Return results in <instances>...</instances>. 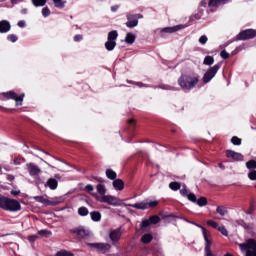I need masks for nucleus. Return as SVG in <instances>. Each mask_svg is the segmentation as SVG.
<instances>
[{
    "label": "nucleus",
    "instance_id": "f257e3e1",
    "mask_svg": "<svg viewBox=\"0 0 256 256\" xmlns=\"http://www.w3.org/2000/svg\"><path fill=\"white\" fill-rule=\"evenodd\" d=\"M0 209L3 211H21V204L19 201L11 198H7L5 196L0 197Z\"/></svg>",
    "mask_w": 256,
    "mask_h": 256
},
{
    "label": "nucleus",
    "instance_id": "f03ea898",
    "mask_svg": "<svg viewBox=\"0 0 256 256\" xmlns=\"http://www.w3.org/2000/svg\"><path fill=\"white\" fill-rule=\"evenodd\" d=\"M199 83V77L193 75H182L178 79V85L185 91H190Z\"/></svg>",
    "mask_w": 256,
    "mask_h": 256
},
{
    "label": "nucleus",
    "instance_id": "7ed1b4c3",
    "mask_svg": "<svg viewBox=\"0 0 256 256\" xmlns=\"http://www.w3.org/2000/svg\"><path fill=\"white\" fill-rule=\"evenodd\" d=\"M240 250L246 253V256H256V241L248 239L246 243L239 244Z\"/></svg>",
    "mask_w": 256,
    "mask_h": 256
},
{
    "label": "nucleus",
    "instance_id": "20e7f679",
    "mask_svg": "<svg viewBox=\"0 0 256 256\" xmlns=\"http://www.w3.org/2000/svg\"><path fill=\"white\" fill-rule=\"evenodd\" d=\"M23 97H25V94L18 96L17 93L13 91L3 92L0 95L1 101H5V99H13L14 101H16V106L23 105Z\"/></svg>",
    "mask_w": 256,
    "mask_h": 256
},
{
    "label": "nucleus",
    "instance_id": "39448f33",
    "mask_svg": "<svg viewBox=\"0 0 256 256\" xmlns=\"http://www.w3.org/2000/svg\"><path fill=\"white\" fill-rule=\"evenodd\" d=\"M99 201L101 203H107L108 205H112L113 207H120V205H123V200L111 195L101 196Z\"/></svg>",
    "mask_w": 256,
    "mask_h": 256
},
{
    "label": "nucleus",
    "instance_id": "423d86ee",
    "mask_svg": "<svg viewBox=\"0 0 256 256\" xmlns=\"http://www.w3.org/2000/svg\"><path fill=\"white\" fill-rule=\"evenodd\" d=\"M202 230L204 241H205V251L206 256H211V233L205 229L203 226H199Z\"/></svg>",
    "mask_w": 256,
    "mask_h": 256
},
{
    "label": "nucleus",
    "instance_id": "0eeeda50",
    "mask_svg": "<svg viewBox=\"0 0 256 256\" xmlns=\"http://www.w3.org/2000/svg\"><path fill=\"white\" fill-rule=\"evenodd\" d=\"M220 66L219 65H215L213 67H211L203 76V82L204 83H209V81H211V79H213V77H215V75H217V71H219Z\"/></svg>",
    "mask_w": 256,
    "mask_h": 256
},
{
    "label": "nucleus",
    "instance_id": "6e6552de",
    "mask_svg": "<svg viewBox=\"0 0 256 256\" xmlns=\"http://www.w3.org/2000/svg\"><path fill=\"white\" fill-rule=\"evenodd\" d=\"M72 233H74V235H77V237H80V239L91 237V231L85 229L84 227L75 228L72 230Z\"/></svg>",
    "mask_w": 256,
    "mask_h": 256
},
{
    "label": "nucleus",
    "instance_id": "1a4fd4ad",
    "mask_svg": "<svg viewBox=\"0 0 256 256\" xmlns=\"http://www.w3.org/2000/svg\"><path fill=\"white\" fill-rule=\"evenodd\" d=\"M88 245L89 247H93L94 249H96V251H99L100 253H107V251L111 249V244L107 243H91Z\"/></svg>",
    "mask_w": 256,
    "mask_h": 256
},
{
    "label": "nucleus",
    "instance_id": "9d476101",
    "mask_svg": "<svg viewBox=\"0 0 256 256\" xmlns=\"http://www.w3.org/2000/svg\"><path fill=\"white\" fill-rule=\"evenodd\" d=\"M26 169L31 177H37V175H41V168L33 163H27Z\"/></svg>",
    "mask_w": 256,
    "mask_h": 256
},
{
    "label": "nucleus",
    "instance_id": "9b49d317",
    "mask_svg": "<svg viewBox=\"0 0 256 256\" xmlns=\"http://www.w3.org/2000/svg\"><path fill=\"white\" fill-rule=\"evenodd\" d=\"M237 37L242 41H245L247 39H253L254 37H256V31L253 29H249L241 32Z\"/></svg>",
    "mask_w": 256,
    "mask_h": 256
},
{
    "label": "nucleus",
    "instance_id": "f8f14e48",
    "mask_svg": "<svg viewBox=\"0 0 256 256\" xmlns=\"http://www.w3.org/2000/svg\"><path fill=\"white\" fill-rule=\"evenodd\" d=\"M121 235H123V231H121V229H116L110 232L109 237L112 243H117L119 242V239H121Z\"/></svg>",
    "mask_w": 256,
    "mask_h": 256
},
{
    "label": "nucleus",
    "instance_id": "ddd939ff",
    "mask_svg": "<svg viewBox=\"0 0 256 256\" xmlns=\"http://www.w3.org/2000/svg\"><path fill=\"white\" fill-rule=\"evenodd\" d=\"M227 157L234 159V161H243V154L235 152L233 150H227Z\"/></svg>",
    "mask_w": 256,
    "mask_h": 256
},
{
    "label": "nucleus",
    "instance_id": "4468645a",
    "mask_svg": "<svg viewBox=\"0 0 256 256\" xmlns=\"http://www.w3.org/2000/svg\"><path fill=\"white\" fill-rule=\"evenodd\" d=\"M11 31V23L7 20L0 21V33H9Z\"/></svg>",
    "mask_w": 256,
    "mask_h": 256
},
{
    "label": "nucleus",
    "instance_id": "2eb2a0df",
    "mask_svg": "<svg viewBox=\"0 0 256 256\" xmlns=\"http://www.w3.org/2000/svg\"><path fill=\"white\" fill-rule=\"evenodd\" d=\"M180 193L183 197H187V199H189V201H192V203L197 202V197L195 196V194H192V193L188 194L187 188H182L180 190Z\"/></svg>",
    "mask_w": 256,
    "mask_h": 256
},
{
    "label": "nucleus",
    "instance_id": "dca6fc26",
    "mask_svg": "<svg viewBox=\"0 0 256 256\" xmlns=\"http://www.w3.org/2000/svg\"><path fill=\"white\" fill-rule=\"evenodd\" d=\"M112 185L116 191H123V189H125V183H123L121 179L114 180Z\"/></svg>",
    "mask_w": 256,
    "mask_h": 256
},
{
    "label": "nucleus",
    "instance_id": "f3484780",
    "mask_svg": "<svg viewBox=\"0 0 256 256\" xmlns=\"http://www.w3.org/2000/svg\"><path fill=\"white\" fill-rule=\"evenodd\" d=\"M128 207H133L134 209H149V203L146 202H140V203H136V204H128Z\"/></svg>",
    "mask_w": 256,
    "mask_h": 256
},
{
    "label": "nucleus",
    "instance_id": "a211bd4d",
    "mask_svg": "<svg viewBox=\"0 0 256 256\" xmlns=\"http://www.w3.org/2000/svg\"><path fill=\"white\" fill-rule=\"evenodd\" d=\"M58 185L59 183L54 178H50L46 182L45 187H49V189L55 190L57 189Z\"/></svg>",
    "mask_w": 256,
    "mask_h": 256
},
{
    "label": "nucleus",
    "instance_id": "6ab92c4d",
    "mask_svg": "<svg viewBox=\"0 0 256 256\" xmlns=\"http://www.w3.org/2000/svg\"><path fill=\"white\" fill-rule=\"evenodd\" d=\"M33 199L36 200L38 203H42L43 205H51V201L43 196H34Z\"/></svg>",
    "mask_w": 256,
    "mask_h": 256
},
{
    "label": "nucleus",
    "instance_id": "aec40b11",
    "mask_svg": "<svg viewBox=\"0 0 256 256\" xmlns=\"http://www.w3.org/2000/svg\"><path fill=\"white\" fill-rule=\"evenodd\" d=\"M115 47H117V42H115L113 40H108L105 43V48L107 49V51H113L115 49Z\"/></svg>",
    "mask_w": 256,
    "mask_h": 256
},
{
    "label": "nucleus",
    "instance_id": "412c9836",
    "mask_svg": "<svg viewBox=\"0 0 256 256\" xmlns=\"http://www.w3.org/2000/svg\"><path fill=\"white\" fill-rule=\"evenodd\" d=\"M136 36L133 33H128L125 38V42L128 43V45H133L135 43Z\"/></svg>",
    "mask_w": 256,
    "mask_h": 256
},
{
    "label": "nucleus",
    "instance_id": "4be33fe9",
    "mask_svg": "<svg viewBox=\"0 0 256 256\" xmlns=\"http://www.w3.org/2000/svg\"><path fill=\"white\" fill-rule=\"evenodd\" d=\"M223 3H227V0H209V7H217Z\"/></svg>",
    "mask_w": 256,
    "mask_h": 256
},
{
    "label": "nucleus",
    "instance_id": "5701e85b",
    "mask_svg": "<svg viewBox=\"0 0 256 256\" xmlns=\"http://www.w3.org/2000/svg\"><path fill=\"white\" fill-rule=\"evenodd\" d=\"M97 192L99 193V195H102V197L106 196L105 194L107 193V189L105 188L104 185L102 184H98L96 186Z\"/></svg>",
    "mask_w": 256,
    "mask_h": 256
},
{
    "label": "nucleus",
    "instance_id": "b1692460",
    "mask_svg": "<svg viewBox=\"0 0 256 256\" xmlns=\"http://www.w3.org/2000/svg\"><path fill=\"white\" fill-rule=\"evenodd\" d=\"M216 212L218 213V215H221V217H225V215H227V213H228L225 206H218L216 208Z\"/></svg>",
    "mask_w": 256,
    "mask_h": 256
},
{
    "label": "nucleus",
    "instance_id": "393cba45",
    "mask_svg": "<svg viewBox=\"0 0 256 256\" xmlns=\"http://www.w3.org/2000/svg\"><path fill=\"white\" fill-rule=\"evenodd\" d=\"M141 241L144 244L151 243V241H153V235L145 234V235L142 236Z\"/></svg>",
    "mask_w": 256,
    "mask_h": 256
},
{
    "label": "nucleus",
    "instance_id": "a878e982",
    "mask_svg": "<svg viewBox=\"0 0 256 256\" xmlns=\"http://www.w3.org/2000/svg\"><path fill=\"white\" fill-rule=\"evenodd\" d=\"M47 0H32L34 7H45Z\"/></svg>",
    "mask_w": 256,
    "mask_h": 256
},
{
    "label": "nucleus",
    "instance_id": "bb28decb",
    "mask_svg": "<svg viewBox=\"0 0 256 256\" xmlns=\"http://www.w3.org/2000/svg\"><path fill=\"white\" fill-rule=\"evenodd\" d=\"M119 37V34L117 33L116 30H113L108 33V41H115Z\"/></svg>",
    "mask_w": 256,
    "mask_h": 256
},
{
    "label": "nucleus",
    "instance_id": "cd10ccee",
    "mask_svg": "<svg viewBox=\"0 0 256 256\" xmlns=\"http://www.w3.org/2000/svg\"><path fill=\"white\" fill-rule=\"evenodd\" d=\"M55 7L58 9H63L65 7V1L63 0H52Z\"/></svg>",
    "mask_w": 256,
    "mask_h": 256
},
{
    "label": "nucleus",
    "instance_id": "c85d7f7f",
    "mask_svg": "<svg viewBox=\"0 0 256 256\" xmlns=\"http://www.w3.org/2000/svg\"><path fill=\"white\" fill-rule=\"evenodd\" d=\"M179 29H183V26L165 28L163 31H164V33H175V31H179Z\"/></svg>",
    "mask_w": 256,
    "mask_h": 256
},
{
    "label": "nucleus",
    "instance_id": "c756f323",
    "mask_svg": "<svg viewBox=\"0 0 256 256\" xmlns=\"http://www.w3.org/2000/svg\"><path fill=\"white\" fill-rule=\"evenodd\" d=\"M106 177H108V179H117V173H115V171L113 170H107L106 171Z\"/></svg>",
    "mask_w": 256,
    "mask_h": 256
},
{
    "label": "nucleus",
    "instance_id": "7c9ffc66",
    "mask_svg": "<svg viewBox=\"0 0 256 256\" xmlns=\"http://www.w3.org/2000/svg\"><path fill=\"white\" fill-rule=\"evenodd\" d=\"M90 215H91V219L93 221H101V213H99V212H91Z\"/></svg>",
    "mask_w": 256,
    "mask_h": 256
},
{
    "label": "nucleus",
    "instance_id": "2f4dec72",
    "mask_svg": "<svg viewBox=\"0 0 256 256\" xmlns=\"http://www.w3.org/2000/svg\"><path fill=\"white\" fill-rule=\"evenodd\" d=\"M170 189H172V191H179V189H181V184L177 183V182H172L169 185Z\"/></svg>",
    "mask_w": 256,
    "mask_h": 256
},
{
    "label": "nucleus",
    "instance_id": "473e14b6",
    "mask_svg": "<svg viewBox=\"0 0 256 256\" xmlns=\"http://www.w3.org/2000/svg\"><path fill=\"white\" fill-rule=\"evenodd\" d=\"M215 63V59H213V56H206L204 59V65H213Z\"/></svg>",
    "mask_w": 256,
    "mask_h": 256
},
{
    "label": "nucleus",
    "instance_id": "72a5a7b5",
    "mask_svg": "<svg viewBox=\"0 0 256 256\" xmlns=\"http://www.w3.org/2000/svg\"><path fill=\"white\" fill-rule=\"evenodd\" d=\"M38 235H40V237H51L52 233L49 230H40L38 231Z\"/></svg>",
    "mask_w": 256,
    "mask_h": 256
},
{
    "label": "nucleus",
    "instance_id": "f704fd0d",
    "mask_svg": "<svg viewBox=\"0 0 256 256\" xmlns=\"http://www.w3.org/2000/svg\"><path fill=\"white\" fill-rule=\"evenodd\" d=\"M78 213L82 217H85V216L89 215V210L85 207H81V208L78 209Z\"/></svg>",
    "mask_w": 256,
    "mask_h": 256
},
{
    "label": "nucleus",
    "instance_id": "c9c22d12",
    "mask_svg": "<svg viewBox=\"0 0 256 256\" xmlns=\"http://www.w3.org/2000/svg\"><path fill=\"white\" fill-rule=\"evenodd\" d=\"M197 205H199V207H205V205H207V198L201 197L200 199H198Z\"/></svg>",
    "mask_w": 256,
    "mask_h": 256
},
{
    "label": "nucleus",
    "instance_id": "e433bc0d",
    "mask_svg": "<svg viewBox=\"0 0 256 256\" xmlns=\"http://www.w3.org/2000/svg\"><path fill=\"white\" fill-rule=\"evenodd\" d=\"M217 230L224 235V237H227L229 235V232L227 231V228L225 226H218Z\"/></svg>",
    "mask_w": 256,
    "mask_h": 256
},
{
    "label": "nucleus",
    "instance_id": "4c0bfd02",
    "mask_svg": "<svg viewBox=\"0 0 256 256\" xmlns=\"http://www.w3.org/2000/svg\"><path fill=\"white\" fill-rule=\"evenodd\" d=\"M127 27L133 28V27H137V25H139V21L138 20H129L126 23Z\"/></svg>",
    "mask_w": 256,
    "mask_h": 256
},
{
    "label": "nucleus",
    "instance_id": "58836bf2",
    "mask_svg": "<svg viewBox=\"0 0 256 256\" xmlns=\"http://www.w3.org/2000/svg\"><path fill=\"white\" fill-rule=\"evenodd\" d=\"M246 167H247V169H256V161L250 160V161L246 162Z\"/></svg>",
    "mask_w": 256,
    "mask_h": 256
},
{
    "label": "nucleus",
    "instance_id": "ea45409f",
    "mask_svg": "<svg viewBox=\"0 0 256 256\" xmlns=\"http://www.w3.org/2000/svg\"><path fill=\"white\" fill-rule=\"evenodd\" d=\"M55 256H75V255H73V253L69 251L62 250L57 252Z\"/></svg>",
    "mask_w": 256,
    "mask_h": 256
},
{
    "label": "nucleus",
    "instance_id": "a19ab883",
    "mask_svg": "<svg viewBox=\"0 0 256 256\" xmlns=\"http://www.w3.org/2000/svg\"><path fill=\"white\" fill-rule=\"evenodd\" d=\"M149 220L151 225H157V223L161 221V218H159L158 216H152Z\"/></svg>",
    "mask_w": 256,
    "mask_h": 256
},
{
    "label": "nucleus",
    "instance_id": "79ce46f5",
    "mask_svg": "<svg viewBox=\"0 0 256 256\" xmlns=\"http://www.w3.org/2000/svg\"><path fill=\"white\" fill-rule=\"evenodd\" d=\"M231 142L233 145H241V138L234 136L232 137Z\"/></svg>",
    "mask_w": 256,
    "mask_h": 256
},
{
    "label": "nucleus",
    "instance_id": "37998d69",
    "mask_svg": "<svg viewBox=\"0 0 256 256\" xmlns=\"http://www.w3.org/2000/svg\"><path fill=\"white\" fill-rule=\"evenodd\" d=\"M207 225H209L210 227H213V229H218V227H219V224H217V222H215L213 220H208Z\"/></svg>",
    "mask_w": 256,
    "mask_h": 256
},
{
    "label": "nucleus",
    "instance_id": "c03bdc74",
    "mask_svg": "<svg viewBox=\"0 0 256 256\" xmlns=\"http://www.w3.org/2000/svg\"><path fill=\"white\" fill-rule=\"evenodd\" d=\"M42 15H43V17H49V15H51V11L49 10V8H47V7L43 8Z\"/></svg>",
    "mask_w": 256,
    "mask_h": 256
},
{
    "label": "nucleus",
    "instance_id": "a18cd8bd",
    "mask_svg": "<svg viewBox=\"0 0 256 256\" xmlns=\"http://www.w3.org/2000/svg\"><path fill=\"white\" fill-rule=\"evenodd\" d=\"M248 177L251 181H256V170H253L251 171L249 174H248Z\"/></svg>",
    "mask_w": 256,
    "mask_h": 256
},
{
    "label": "nucleus",
    "instance_id": "49530a36",
    "mask_svg": "<svg viewBox=\"0 0 256 256\" xmlns=\"http://www.w3.org/2000/svg\"><path fill=\"white\" fill-rule=\"evenodd\" d=\"M149 225H151V220H144L141 224V228L147 229V227H149Z\"/></svg>",
    "mask_w": 256,
    "mask_h": 256
},
{
    "label": "nucleus",
    "instance_id": "de8ad7c7",
    "mask_svg": "<svg viewBox=\"0 0 256 256\" xmlns=\"http://www.w3.org/2000/svg\"><path fill=\"white\" fill-rule=\"evenodd\" d=\"M8 41H11L12 43H16L17 41V36H15V34H11V35H8L7 37Z\"/></svg>",
    "mask_w": 256,
    "mask_h": 256
},
{
    "label": "nucleus",
    "instance_id": "09e8293b",
    "mask_svg": "<svg viewBox=\"0 0 256 256\" xmlns=\"http://www.w3.org/2000/svg\"><path fill=\"white\" fill-rule=\"evenodd\" d=\"M207 41H208V38H207V36H205V35H203V36H201V37L199 38V43H200L201 45H205V44L207 43Z\"/></svg>",
    "mask_w": 256,
    "mask_h": 256
},
{
    "label": "nucleus",
    "instance_id": "8fccbe9b",
    "mask_svg": "<svg viewBox=\"0 0 256 256\" xmlns=\"http://www.w3.org/2000/svg\"><path fill=\"white\" fill-rule=\"evenodd\" d=\"M36 239H39V236H37V235H31V236L28 237V241H29L30 243H35V240H36Z\"/></svg>",
    "mask_w": 256,
    "mask_h": 256
},
{
    "label": "nucleus",
    "instance_id": "3c124183",
    "mask_svg": "<svg viewBox=\"0 0 256 256\" xmlns=\"http://www.w3.org/2000/svg\"><path fill=\"white\" fill-rule=\"evenodd\" d=\"M220 56L222 57V59H229V53H227V51L223 50L220 53Z\"/></svg>",
    "mask_w": 256,
    "mask_h": 256
},
{
    "label": "nucleus",
    "instance_id": "603ef678",
    "mask_svg": "<svg viewBox=\"0 0 256 256\" xmlns=\"http://www.w3.org/2000/svg\"><path fill=\"white\" fill-rule=\"evenodd\" d=\"M157 205H159V201L155 200V201L148 203V208L149 207H157Z\"/></svg>",
    "mask_w": 256,
    "mask_h": 256
},
{
    "label": "nucleus",
    "instance_id": "864d4df0",
    "mask_svg": "<svg viewBox=\"0 0 256 256\" xmlns=\"http://www.w3.org/2000/svg\"><path fill=\"white\" fill-rule=\"evenodd\" d=\"M85 189H86V191H88V193H91V191H93L94 188H93V185L88 184V185H86Z\"/></svg>",
    "mask_w": 256,
    "mask_h": 256
},
{
    "label": "nucleus",
    "instance_id": "5fc2aeb1",
    "mask_svg": "<svg viewBox=\"0 0 256 256\" xmlns=\"http://www.w3.org/2000/svg\"><path fill=\"white\" fill-rule=\"evenodd\" d=\"M18 27H21V28L25 27V21H23V20L19 21Z\"/></svg>",
    "mask_w": 256,
    "mask_h": 256
},
{
    "label": "nucleus",
    "instance_id": "6e6d98bb",
    "mask_svg": "<svg viewBox=\"0 0 256 256\" xmlns=\"http://www.w3.org/2000/svg\"><path fill=\"white\" fill-rule=\"evenodd\" d=\"M81 39H83V36H81V35H76V36L74 37V40H75V41H81Z\"/></svg>",
    "mask_w": 256,
    "mask_h": 256
},
{
    "label": "nucleus",
    "instance_id": "4d7b16f0",
    "mask_svg": "<svg viewBox=\"0 0 256 256\" xmlns=\"http://www.w3.org/2000/svg\"><path fill=\"white\" fill-rule=\"evenodd\" d=\"M14 165H21V161L19 160V158L14 159Z\"/></svg>",
    "mask_w": 256,
    "mask_h": 256
},
{
    "label": "nucleus",
    "instance_id": "13d9d810",
    "mask_svg": "<svg viewBox=\"0 0 256 256\" xmlns=\"http://www.w3.org/2000/svg\"><path fill=\"white\" fill-rule=\"evenodd\" d=\"M117 9H119V6H113V7L111 8V10L114 11V12L117 11Z\"/></svg>",
    "mask_w": 256,
    "mask_h": 256
},
{
    "label": "nucleus",
    "instance_id": "bf43d9fd",
    "mask_svg": "<svg viewBox=\"0 0 256 256\" xmlns=\"http://www.w3.org/2000/svg\"><path fill=\"white\" fill-rule=\"evenodd\" d=\"M19 1H23V0H11V3L17 4Z\"/></svg>",
    "mask_w": 256,
    "mask_h": 256
},
{
    "label": "nucleus",
    "instance_id": "052dcab7",
    "mask_svg": "<svg viewBox=\"0 0 256 256\" xmlns=\"http://www.w3.org/2000/svg\"><path fill=\"white\" fill-rule=\"evenodd\" d=\"M219 168L220 169H225V167H223V164H221V163L219 164Z\"/></svg>",
    "mask_w": 256,
    "mask_h": 256
},
{
    "label": "nucleus",
    "instance_id": "680f3d73",
    "mask_svg": "<svg viewBox=\"0 0 256 256\" xmlns=\"http://www.w3.org/2000/svg\"><path fill=\"white\" fill-rule=\"evenodd\" d=\"M11 194H12V195H17V192L12 191Z\"/></svg>",
    "mask_w": 256,
    "mask_h": 256
},
{
    "label": "nucleus",
    "instance_id": "e2e57ef3",
    "mask_svg": "<svg viewBox=\"0 0 256 256\" xmlns=\"http://www.w3.org/2000/svg\"><path fill=\"white\" fill-rule=\"evenodd\" d=\"M47 165H48V167H51V168H53V166H51V164H48L47 162H45Z\"/></svg>",
    "mask_w": 256,
    "mask_h": 256
},
{
    "label": "nucleus",
    "instance_id": "0e129e2a",
    "mask_svg": "<svg viewBox=\"0 0 256 256\" xmlns=\"http://www.w3.org/2000/svg\"><path fill=\"white\" fill-rule=\"evenodd\" d=\"M129 123H133V120H130Z\"/></svg>",
    "mask_w": 256,
    "mask_h": 256
},
{
    "label": "nucleus",
    "instance_id": "69168bd1",
    "mask_svg": "<svg viewBox=\"0 0 256 256\" xmlns=\"http://www.w3.org/2000/svg\"><path fill=\"white\" fill-rule=\"evenodd\" d=\"M1 172H2V169H1V167H0V175H1Z\"/></svg>",
    "mask_w": 256,
    "mask_h": 256
},
{
    "label": "nucleus",
    "instance_id": "338daca9",
    "mask_svg": "<svg viewBox=\"0 0 256 256\" xmlns=\"http://www.w3.org/2000/svg\"><path fill=\"white\" fill-rule=\"evenodd\" d=\"M94 197H97V194H93Z\"/></svg>",
    "mask_w": 256,
    "mask_h": 256
}]
</instances>
